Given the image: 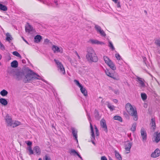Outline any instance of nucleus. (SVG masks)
Wrapping results in <instances>:
<instances>
[{
    "instance_id": "nucleus-36",
    "label": "nucleus",
    "mask_w": 160,
    "mask_h": 160,
    "mask_svg": "<svg viewBox=\"0 0 160 160\" xmlns=\"http://www.w3.org/2000/svg\"><path fill=\"white\" fill-rule=\"evenodd\" d=\"M103 58L105 63L107 64L109 63V62H110L112 61L107 56H104Z\"/></svg>"
},
{
    "instance_id": "nucleus-9",
    "label": "nucleus",
    "mask_w": 160,
    "mask_h": 160,
    "mask_svg": "<svg viewBox=\"0 0 160 160\" xmlns=\"http://www.w3.org/2000/svg\"><path fill=\"white\" fill-rule=\"evenodd\" d=\"M100 125L102 128L104 129V131L107 132H108V128L105 120L104 119H102L100 121Z\"/></svg>"
},
{
    "instance_id": "nucleus-23",
    "label": "nucleus",
    "mask_w": 160,
    "mask_h": 160,
    "mask_svg": "<svg viewBox=\"0 0 160 160\" xmlns=\"http://www.w3.org/2000/svg\"><path fill=\"white\" fill-rule=\"evenodd\" d=\"M33 150L37 155H40L41 154V149L38 146H36L33 148Z\"/></svg>"
},
{
    "instance_id": "nucleus-4",
    "label": "nucleus",
    "mask_w": 160,
    "mask_h": 160,
    "mask_svg": "<svg viewBox=\"0 0 160 160\" xmlns=\"http://www.w3.org/2000/svg\"><path fill=\"white\" fill-rule=\"evenodd\" d=\"M9 73L11 76H13L18 81L23 79L24 76L23 72H16L13 70H12Z\"/></svg>"
},
{
    "instance_id": "nucleus-33",
    "label": "nucleus",
    "mask_w": 160,
    "mask_h": 160,
    "mask_svg": "<svg viewBox=\"0 0 160 160\" xmlns=\"http://www.w3.org/2000/svg\"><path fill=\"white\" fill-rule=\"evenodd\" d=\"M113 118L114 120H118L120 122H122V119L120 116H115L113 117Z\"/></svg>"
},
{
    "instance_id": "nucleus-48",
    "label": "nucleus",
    "mask_w": 160,
    "mask_h": 160,
    "mask_svg": "<svg viewBox=\"0 0 160 160\" xmlns=\"http://www.w3.org/2000/svg\"><path fill=\"white\" fill-rule=\"evenodd\" d=\"M44 42L46 44H47L48 43H51V42H50V40L47 38L45 39H44Z\"/></svg>"
},
{
    "instance_id": "nucleus-62",
    "label": "nucleus",
    "mask_w": 160,
    "mask_h": 160,
    "mask_svg": "<svg viewBox=\"0 0 160 160\" xmlns=\"http://www.w3.org/2000/svg\"><path fill=\"white\" fill-rule=\"evenodd\" d=\"M77 56H78V58L79 59H80V56L78 54V53L77 52Z\"/></svg>"
},
{
    "instance_id": "nucleus-58",
    "label": "nucleus",
    "mask_w": 160,
    "mask_h": 160,
    "mask_svg": "<svg viewBox=\"0 0 160 160\" xmlns=\"http://www.w3.org/2000/svg\"><path fill=\"white\" fill-rule=\"evenodd\" d=\"M108 89L109 90H111L112 91V90H114L111 87H110V86H109L108 87Z\"/></svg>"
},
{
    "instance_id": "nucleus-27",
    "label": "nucleus",
    "mask_w": 160,
    "mask_h": 160,
    "mask_svg": "<svg viewBox=\"0 0 160 160\" xmlns=\"http://www.w3.org/2000/svg\"><path fill=\"white\" fill-rule=\"evenodd\" d=\"M0 103L4 106L7 105L8 103L7 100L3 98H1L0 99Z\"/></svg>"
},
{
    "instance_id": "nucleus-39",
    "label": "nucleus",
    "mask_w": 160,
    "mask_h": 160,
    "mask_svg": "<svg viewBox=\"0 0 160 160\" xmlns=\"http://www.w3.org/2000/svg\"><path fill=\"white\" fill-rule=\"evenodd\" d=\"M27 149L29 151V155L33 154V151L32 150L31 146H29L27 148Z\"/></svg>"
},
{
    "instance_id": "nucleus-49",
    "label": "nucleus",
    "mask_w": 160,
    "mask_h": 160,
    "mask_svg": "<svg viewBox=\"0 0 160 160\" xmlns=\"http://www.w3.org/2000/svg\"><path fill=\"white\" fill-rule=\"evenodd\" d=\"M112 91H113L114 93L116 94H118L119 93V91L118 90H112Z\"/></svg>"
},
{
    "instance_id": "nucleus-28",
    "label": "nucleus",
    "mask_w": 160,
    "mask_h": 160,
    "mask_svg": "<svg viewBox=\"0 0 160 160\" xmlns=\"http://www.w3.org/2000/svg\"><path fill=\"white\" fill-rule=\"evenodd\" d=\"M11 64L12 67L16 68L18 66V63L17 61L14 60L11 63Z\"/></svg>"
},
{
    "instance_id": "nucleus-34",
    "label": "nucleus",
    "mask_w": 160,
    "mask_h": 160,
    "mask_svg": "<svg viewBox=\"0 0 160 160\" xmlns=\"http://www.w3.org/2000/svg\"><path fill=\"white\" fill-rule=\"evenodd\" d=\"M8 94V92L5 90L3 89L0 92L1 95L2 96H6Z\"/></svg>"
},
{
    "instance_id": "nucleus-42",
    "label": "nucleus",
    "mask_w": 160,
    "mask_h": 160,
    "mask_svg": "<svg viewBox=\"0 0 160 160\" xmlns=\"http://www.w3.org/2000/svg\"><path fill=\"white\" fill-rule=\"evenodd\" d=\"M74 82L75 83V84L78 86L79 88L81 87L82 86V85L77 80H74Z\"/></svg>"
},
{
    "instance_id": "nucleus-60",
    "label": "nucleus",
    "mask_w": 160,
    "mask_h": 160,
    "mask_svg": "<svg viewBox=\"0 0 160 160\" xmlns=\"http://www.w3.org/2000/svg\"><path fill=\"white\" fill-rule=\"evenodd\" d=\"M143 61L144 62H145L146 60V57H143Z\"/></svg>"
},
{
    "instance_id": "nucleus-26",
    "label": "nucleus",
    "mask_w": 160,
    "mask_h": 160,
    "mask_svg": "<svg viewBox=\"0 0 160 160\" xmlns=\"http://www.w3.org/2000/svg\"><path fill=\"white\" fill-rule=\"evenodd\" d=\"M107 65L109 67L112 69L113 70H115L116 69V67L113 63V62L111 61V62H109V63Z\"/></svg>"
},
{
    "instance_id": "nucleus-17",
    "label": "nucleus",
    "mask_w": 160,
    "mask_h": 160,
    "mask_svg": "<svg viewBox=\"0 0 160 160\" xmlns=\"http://www.w3.org/2000/svg\"><path fill=\"white\" fill-rule=\"evenodd\" d=\"M25 31L26 32L30 33L33 30V28L32 26L28 23L25 26Z\"/></svg>"
},
{
    "instance_id": "nucleus-10",
    "label": "nucleus",
    "mask_w": 160,
    "mask_h": 160,
    "mask_svg": "<svg viewBox=\"0 0 160 160\" xmlns=\"http://www.w3.org/2000/svg\"><path fill=\"white\" fill-rule=\"evenodd\" d=\"M52 49L54 53L56 52H60L61 53H62L63 52L62 49V48L60 49L59 47L54 45H52Z\"/></svg>"
},
{
    "instance_id": "nucleus-2",
    "label": "nucleus",
    "mask_w": 160,
    "mask_h": 160,
    "mask_svg": "<svg viewBox=\"0 0 160 160\" xmlns=\"http://www.w3.org/2000/svg\"><path fill=\"white\" fill-rule=\"evenodd\" d=\"M29 73H27L26 75H24L23 78V82L24 83H27L32 79L41 80L46 82V81L42 79L38 75L34 72L32 70L29 69Z\"/></svg>"
},
{
    "instance_id": "nucleus-24",
    "label": "nucleus",
    "mask_w": 160,
    "mask_h": 160,
    "mask_svg": "<svg viewBox=\"0 0 160 160\" xmlns=\"http://www.w3.org/2000/svg\"><path fill=\"white\" fill-rule=\"evenodd\" d=\"M95 118L97 120H99L101 118V116L99 115V113L98 110H95L94 112Z\"/></svg>"
},
{
    "instance_id": "nucleus-35",
    "label": "nucleus",
    "mask_w": 160,
    "mask_h": 160,
    "mask_svg": "<svg viewBox=\"0 0 160 160\" xmlns=\"http://www.w3.org/2000/svg\"><path fill=\"white\" fill-rule=\"evenodd\" d=\"M107 106L108 108L111 111H112L114 109V107L113 105H111V104L108 102H107Z\"/></svg>"
},
{
    "instance_id": "nucleus-13",
    "label": "nucleus",
    "mask_w": 160,
    "mask_h": 160,
    "mask_svg": "<svg viewBox=\"0 0 160 160\" xmlns=\"http://www.w3.org/2000/svg\"><path fill=\"white\" fill-rule=\"evenodd\" d=\"M137 81L140 84V87H145V85L144 83V80L139 77H137Z\"/></svg>"
},
{
    "instance_id": "nucleus-29",
    "label": "nucleus",
    "mask_w": 160,
    "mask_h": 160,
    "mask_svg": "<svg viewBox=\"0 0 160 160\" xmlns=\"http://www.w3.org/2000/svg\"><path fill=\"white\" fill-rule=\"evenodd\" d=\"M21 124V123L20 122L17 121H15L14 122H12V125L11 126H12L13 128H14Z\"/></svg>"
},
{
    "instance_id": "nucleus-8",
    "label": "nucleus",
    "mask_w": 160,
    "mask_h": 160,
    "mask_svg": "<svg viewBox=\"0 0 160 160\" xmlns=\"http://www.w3.org/2000/svg\"><path fill=\"white\" fill-rule=\"evenodd\" d=\"M90 129L91 130V141L92 143L94 144L95 145V143L94 141V140H95V136L94 134V132L93 128L92 126L90 123Z\"/></svg>"
},
{
    "instance_id": "nucleus-11",
    "label": "nucleus",
    "mask_w": 160,
    "mask_h": 160,
    "mask_svg": "<svg viewBox=\"0 0 160 160\" xmlns=\"http://www.w3.org/2000/svg\"><path fill=\"white\" fill-rule=\"evenodd\" d=\"M160 155V150L158 148H157L152 153L151 157L153 158H156Z\"/></svg>"
},
{
    "instance_id": "nucleus-12",
    "label": "nucleus",
    "mask_w": 160,
    "mask_h": 160,
    "mask_svg": "<svg viewBox=\"0 0 160 160\" xmlns=\"http://www.w3.org/2000/svg\"><path fill=\"white\" fill-rule=\"evenodd\" d=\"M132 145V143L129 142H128L125 144V150L128 151L127 152V153H128L130 152V149Z\"/></svg>"
},
{
    "instance_id": "nucleus-14",
    "label": "nucleus",
    "mask_w": 160,
    "mask_h": 160,
    "mask_svg": "<svg viewBox=\"0 0 160 160\" xmlns=\"http://www.w3.org/2000/svg\"><path fill=\"white\" fill-rule=\"evenodd\" d=\"M105 73L106 75L110 77L113 79L114 80H118V78L115 75L112 73H110L108 70L105 71Z\"/></svg>"
},
{
    "instance_id": "nucleus-1",
    "label": "nucleus",
    "mask_w": 160,
    "mask_h": 160,
    "mask_svg": "<svg viewBox=\"0 0 160 160\" xmlns=\"http://www.w3.org/2000/svg\"><path fill=\"white\" fill-rule=\"evenodd\" d=\"M86 58L89 62H96L98 61V58L94 50L91 47L88 48Z\"/></svg>"
},
{
    "instance_id": "nucleus-6",
    "label": "nucleus",
    "mask_w": 160,
    "mask_h": 160,
    "mask_svg": "<svg viewBox=\"0 0 160 160\" xmlns=\"http://www.w3.org/2000/svg\"><path fill=\"white\" fill-rule=\"evenodd\" d=\"M141 135L142 138V141L145 142L147 140V135L145 129L142 128L141 130Z\"/></svg>"
},
{
    "instance_id": "nucleus-18",
    "label": "nucleus",
    "mask_w": 160,
    "mask_h": 160,
    "mask_svg": "<svg viewBox=\"0 0 160 160\" xmlns=\"http://www.w3.org/2000/svg\"><path fill=\"white\" fill-rule=\"evenodd\" d=\"M72 131V134L74 138H75V139L78 142V131L74 128H72L71 129Z\"/></svg>"
},
{
    "instance_id": "nucleus-54",
    "label": "nucleus",
    "mask_w": 160,
    "mask_h": 160,
    "mask_svg": "<svg viewBox=\"0 0 160 160\" xmlns=\"http://www.w3.org/2000/svg\"><path fill=\"white\" fill-rule=\"evenodd\" d=\"M88 118L90 122V123H91V117H90V115H88Z\"/></svg>"
},
{
    "instance_id": "nucleus-64",
    "label": "nucleus",
    "mask_w": 160,
    "mask_h": 160,
    "mask_svg": "<svg viewBox=\"0 0 160 160\" xmlns=\"http://www.w3.org/2000/svg\"><path fill=\"white\" fill-rule=\"evenodd\" d=\"M38 160H42V159L41 158H39L38 159Z\"/></svg>"
},
{
    "instance_id": "nucleus-56",
    "label": "nucleus",
    "mask_w": 160,
    "mask_h": 160,
    "mask_svg": "<svg viewBox=\"0 0 160 160\" xmlns=\"http://www.w3.org/2000/svg\"><path fill=\"white\" fill-rule=\"evenodd\" d=\"M117 6V7L118 8H120L121 7V6H120V2H118Z\"/></svg>"
},
{
    "instance_id": "nucleus-31",
    "label": "nucleus",
    "mask_w": 160,
    "mask_h": 160,
    "mask_svg": "<svg viewBox=\"0 0 160 160\" xmlns=\"http://www.w3.org/2000/svg\"><path fill=\"white\" fill-rule=\"evenodd\" d=\"M8 9L7 7L2 4L0 3V10L4 11H6Z\"/></svg>"
},
{
    "instance_id": "nucleus-53",
    "label": "nucleus",
    "mask_w": 160,
    "mask_h": 160,
    "mask_svg": "<svg viewBox=\"0 0 160 160\" xmlns=\"http://www.w3.org/2000/svg\"><path fill=\"white\" fill-rule=\"evenodd\" d=\"M101 160H108L106 157L102 156L101 157Z\"/></svg>"
},
{
    "instance_id": "nucleus-61",
    "label": "nucleus",
    "mask_w": 160,
    "mask_h": 160,
    "mask_svg": "<svg viewBox=\"0 0 160 160\" xmlns=\"http://www.w3.org/2000/svg\"><path fill=\"white\" fill-rule=\"evenodd\" d=\"M113 2H115V3H117V1L118 0H112Z\"/></svg>"
},
{
    "instance_id": "nucleus-45",
    "label": "nucleus",
    "mask_w": 160,
    "mask_h": 160,
    "mask_svg": "<svg viewBox=\"0 0 160 160\" xmlns=\"http://www.w3.org/2000/svg\"><path fill=\"white\" fill-rule=\"evenodd\" d=\"M98 33L102 36L105 37L106 36L105 32L102 30H100Z\"/></svg>"
},
{
    "instance_id": "nucleus-59",
    "label": "nucleus",
    "mask_w": 160,
    "mask_h": 160,
    "mask_svg": "<svg viewBox=\"0 0 160 160\" xmlns=\"http://www.w3.org/2000/svg\"><path fill=\"white\" fill-rule=\"evenodd\" d=\"M22 62L23 63H26V60L24 59L22 60Z\"/></svg>"
},
{
    "instance_id": "nucleus-47",
    "label": "nucleus",
    "mask_w": 160,
    "mask_h": 160,
    "mask_svg": "<svg viewBox=\"0 0 160 160\" xmlns=\"http://www.w3.org/2000/svg\"><path fill=\"white\" fill-rule=\"evenodd\" d=\"M115 56L118 60H120L121 59V57L118 53H116Z\"/></svg>"
},
{
    "instance_id": "nucleus-32",
    "label": "nucleus",
    "mask_w": 160,
    "mask_h": 160,
    "mask_svg": "<svg viewBox=\"0 0 160 160\" xmlns=\"http://www.w3.org/2000/svg\"><path fill=\"white\" fill-rule=\"evenodd\" d=\"M136 126L137 124L135 122L133 123L130 129V130L133 132H134L136 131Z\"/></svg>"
},
{
    "instance_id": "nucleus-38",
    "label": "nucleus",
    "mask_w": 160,
    "mask_h": 160,
    "mask_svg": "<svg viewBox=\"0 0 160 160\" xmlns=\"http://www.w3.org/2000/svg\"><path fill=\"white\" fill-rule=\"evenodd\" d=\"M94 28L98 33L100 31L102 30L101 27L95 24V25Z\"/></svg>"
},
{
    "instance_id": "nucleus-40",
    "label": "nucleus",
    "mask_w": 160,
    "mask_h": 160,
    "mask_svg": "<svg viewBox=\"0 0 160 160\" xmlns=\"http://www.w3.org/2000/svg\"><path fill=\"white\" fill-rule=\"evenodd\" d=\"M141 97L143 100H145L147 98V95L145 93H141Z\"/></svg>"
},
{
    "instance_id": "nucleus-57",
    "label": "nucleus",
    "mask_w": 160,
    "mask_h": 160,
    "mask_svg": "<svg viewBox=\"0 0 160 160\" xmlns=\"http://www.w3.org/2000/svg\"><path fill=\"white\" fill-rule=\"evenodd\" d=\"M113 101L115 103H117L118 102V100L117 99H113Z\"/></svg>"
},
{
    "instance_id": "nucleus-16",
    "label": "nucleus",
    "mask_w": 160,
    "mask_h": 160,
    "mask_svg": "<svg viewBox=\"0 0 160 160\" xmlns=\"http://www.w3.org/2000/svg\"><path fill=\"white\" fill-rule=\"evenodd\" d=\"M154 141L156 143H158L160 141V132H156L154 133Z\"/></svg>"
},
{
    "instance_id": "nucleus-19",
    "label": "nucleus",
    "mask_w": 160,
    "mask_h": 160,
    "mask_svg": "<svg viewBox=\"0 0 160 160\" xmlns=\"http://www.w3.org/2000/svg\"><path fill=\"white\" fill-rule=\"evenodd\" d=\"M90 42L92 44H104V43L102 42H100L99 41L96 39H91L90 40Z\"/></svg>"
},
{
    "instance_id": "nucleus-7",
    "label": "nucleus",
    "mask_w": 160,
    "mask_h": 160,
    "mask_svg": "<svg viewBox=\"0 0 160 160\" xmlns=\"http://www.w3.org/2000/svg\"><path fill=\"white\" fill-rule=\"evenodd\" d=\"M5 119L8 126H11L12 125V121L11 117L7 114L5 117Z\"/></svg>"
},
{
    "instance_id": "nucleus-21",
    "label": "nucleus",
    "mask_w": 160,
    "mask_h": 160,
    "mask_svg": "<svg viewBox=\"0 0 160 160\" xmlns=\"http://www.w3.org/2000/svg\"><path fill=\"white\" fill-rule=\"evenodd\" d=\"M34 42L37 43L39 42L42 39V37L40 35H37L34 38Z\"/></svg>"
},
{
    "instance_id": "nucleus-44",
    "label": "nucleus",
    "mask_w": 160,
    "mask_h": 160,
    "mask_svg": "<svg viewBox=\"0 0 160 160\" xmlns=\"http://www.w3.org/2000/svg\"><path fill=\"white\" fill-rule=\"evenodd\" d=\"M123 114L125 117L127 119H129V114L127 112L124 111L123 112Z\"/></svg>"
},
{
    "instance_id": "nucleus-43",
    "label": "nucleus",
    "mask_w": 160,
    "mask_h": 160,
    "mask_svg": "<svg viewBox=\"0 0 160 160\" xmlns=\"http://www.w3.org/2000/svg\"><path fill=\"white\" fill-rule=\"evenodd\" d=\"M109 45L108 46L111 48L112 50H113L115 49V48H114L112 43L110 41H109Z\"/></svg>"
},
{
    "instance_id": "nucleus-51",
    "label": "nucleus",
    "mask_w": 160,
    "mask_h": 160,
    "mask_svg": "<svg viewBox=\"0 0 160 160\" xmlns=\"http://www.w3.org/2000/svg\"><path fill=\"white\" fill-rule=\"evenodd\" d=\"M27 144L29 146H31L32 144V142L30 141H28Z\"/></svg>"
},
{
    "instance_id": "nucleus-3",
    "label": "nucleus",
    "mask_w": 160,
    "mask_h": 160,
    "mask_svg": "<svg viewBox=\"0 0 160 160\" xmlns=\"http://www.w3.org/2000/svg\"><path fill=\"white\" fill-rule=\"evenodd\" d=\"M126 110L129 115L133 117V119L135 121L138 120V116L136 108L133 107L129 103H128L125 105Z\"/></svg>"
},
{
    "instance_id": "nucleus-50",
    "label": "nucleus",
    "mask_w": 160,
    "mask_h": 160,
    "mask_svg": "<svg viewBox=\"0 0 160 160\" xmlns=\"http://www.w3.org/2000/svg\"><path fill=\"white\" fill-rule=\"evenodd\" d=\"M45 160H51L50 159V158H48L47 155H45Z\"/></svg>"
},
{
    "instance_id": "nucleus-46",
    "label": "nucleus",
    "mask_w": 160,
    "mask_h": 160,
    "mask_svg": "<svg viewBox=\"0 0 160 160\" xmlns=\"http://www.w3.org/2000/svg\"><path fill=\"white\" fill-rule=\"evenodd\" d=\"M94 126L96 132V136H98L99 133L98 130L96 125H95Z\"/></svg>"
},
{
    "instance_id": "nucleus-55",
    "label": "nucleus",
    "mask_w": 160,
    "mask_h": 160,
    "mask_svg": "<svg viewBox=\"0 0 160 160\" xmlns=\"http://www.w3.org/2000/svg\"><path fill=\"white\" fill-rule=\"evenodd\" d=\"M22 38L24 41L27 43L28 44V42L24 39V38L23 37H22Z\"/></svg>"
},
{
    "instance_id": "nucleus-22",
    "label": "nucleus",
    "mask_w": 160,
    "mask_h": 160,
    "mask_svg": "<svg viewBox=\"0 0 160 160\" xmlns=\"http://www.w3.org/2000/svg\"><path fill=\"white\" fill-rule=\"evenodd\" d=\"M6 41L8 42H10L13 39V38L12 37L10 34L8 32H7L6 33Z\"/></svg>"
},
{
    "instance_id": "nucleus-5",
    "label": "nucleus",
    "mask_w": 160,
    "mask_h": 160,
    "mask_svg": "<svg viewBox=\"0 0 160 160\" xmlns=\"http://www.w3.org/2000/svg\"><path fill=\"white\" fill-rule=\"evenodd\" d=\"M54 61L57 65L58 70H59L60 72L63 75L65 74V71L62 64L59 61L55 59H54Z\"/></svg>"
},
{
    "instance_id": "nucleus-20",
    "label": "nucleus",
    "mask_w": 160,
    "mask_h": 160,
    "mask_svg": "<svg viewBox=\"0 0 160 160\" xmlns=\"http://www.w3.org/2000/svg\"><path fill=\"white\" fill-rule=\"evenodd\" d=\"M80 88V90L81 92L83 94L84 96L86 97L88 96V92L87 90L82 86Z\"/></svg>"
},
{
    "instance_id": "nucleus-41",
    "label": "nucleus",
    "mask_w": 160,
    "mask_h": 160,
    "mask_svg": "<svg viewBox=\"0 0 160 160\" xmlns=\"http://www.w3.org/2000/svg\"><path fill=\"white\" fill-rule=\"evenodd\" d=\"M12 54L14 55L19 57L21 58H22L20 54L17 51L13 52Z\"/></svg>"
},
{
    "instance_id": "nucleus-52",
    "label": "nucleus",
    "mask_w": 160,
    "mask_h": 160,
    "mask_svg": "<svg viewBox=\"0 0 160 160\" xmlns=\"http://www.w3.org/2000/svg\"><path fill=\"white\" fill-rule=\"evenodd\" d=\"M68 59L71 62V64H72V59L70 57L68 56Z\"/></svg>"
},
{
    "instance_id": "nucleus-63",
    "label": "nucleus",
    "mask_w": 160,
    "mask_h": 160,
    "mask_svg": "<svg viewBox=\"0 0 160 160\" xmlns=\"http://www.w3.org/2000/svg\"><path fill=\"white\" fill-rule=\"evenodd\" d=\"M158 53L159 54H160V51L158 50Z\"/></svg>"
},
{
    "instance_id": "nucleus-15",
    "label": "nucleus",
    "mask_w": 160,
    "mask_h": 160,
    "mask_svg": "<svg viewBox=\"0 0 160 160\" xmlns=\"http://www.w3.org/2000/svg\"><path fill=\"white\" fill-rule=\"evenodd\" d=\"M69 153L70 154L74 156L77 155L80 158L81 160H83L82 158L79 153L74 149H71L69 152Z\"/></svg>"
},
{
    "instance_id": "nucleus-37",
    "label": "nucleus",
    "mask_w": 160,
    "mask_h": 160,
    "mask_svg": "<svg viewBox=\"0 0 160 160\" xmlns=\"http://www.w3.org/2000/svg\"><path fill=\"white\" fill-rule=\"evenodd\" d=\"M155 44L158 46L160 48V39H155Z\"/></svg>"
},
{
    "instance_id": "nucleus-30",
    "label": "nucleus",
    "mask_w": 160,
    "mask_h": 160,
    "mask_svg": "<svg viewBox=\"0 0 160 160\" xmlns=\"http://www.w3.org/2000/svg\"><path fill=\"white\" fill-rule=\"evenodd\" d=\"M115 153L116 158L118 160H122V158L120 154L117 151H115Z\"/></svg>"
},
{
    "instance_id": "nucleus-25",
    "label": "nucleus",
    "mask_w": 160,
    "mask_h": 160,
    "mask_svg": "<svg viewBox=\"0 0 160 160\" xmlns=\"http://www.w3.org/2000/svg\"><path fill=\"white\" fill-rule=\"evenodd\" d=\"M150 124L151 125V127L153 130L155 129L156 128V123L154 118H152L151 119Z\"/></svg>"
}]
</instances>
